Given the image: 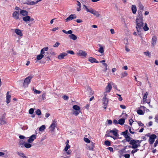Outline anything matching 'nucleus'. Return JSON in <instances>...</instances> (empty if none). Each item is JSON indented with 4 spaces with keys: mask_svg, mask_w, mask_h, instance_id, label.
I'll use <instances>...</instances> for the list:
<instances>
[{
    "mask_svg": "<svg viewBox=\"0 0 158 158\" xmlns=\"http://www.w3.org/2000/svg\"><path fill=\"white\" fill-rule=\"evenodd\" d=\"M34 92L35 94H40L41 93V91L40 90H38L36 89H33Z\"/></svg>",
    "mask_w": 158,
    "mask_h": 158,
    "instance_id": "nucleus-46",
    "label": "nucleus"
},
{
    "mask_svg": "<svg viewBox=\"0 0 158 158\" xmlns=\"http://www.w3.org/2000/svg\"><path fill=\"white\" fill-rule=\"evenodd\" d=\"M36 135H32L29 137L27 140V142L28 143H31L33 141L36 139Z\"/></svg>",
    "mask_w": 158,
    "mask_h": 158,
    "instance_id": "nucleus-11",
    "label": "nucleus"
},
{
    "mask_svg": "<svg viewBox=\"0 0 158 158\" xmlns=\"http://www.w3.org/2000/svg\"><path fill=\"white\" fill-rule=\"evenodd\" d=\"M135 139H131V141H130V142H129V144L131 145H132V146H129L128 148H132L133 149H136L137 148V146L136 145H135Z\"/></svg>",
    "mask_w": 158,
    "mask_h": 158,
    "instance_id": "nucleus-7",
    "label": "nucleus"
},
{
    "mask_svg": "<svg viewBox=\"0 0 158 158\" xmlns=\"http://www.w3.org/2000/svg\"><path fill=\"white\" fill-rule=\"evenodd\" d=\"M138 149H136L135 150H133L131 151V153L133 154H134L135 152H137L138 151Z\"/></svg>",
    "mask_w": 158,
    "mask_h": 158,
    "instance_id": "nucleus-59",
    "label": "nucleus"
},
{
    "mask_svg": "<svg viewBox=\"0 0 158 158\" xmlns=\"http://www.w3.org/2000/svg\"><path fill=\"white\" fill-rule=\"evenodd\" d=\"M137 113L140 115H143L144 113L143 111L141 110H137Z\"/></svg>",
    "mask_w": 158,
    "mask_h": 158,
    "instance_id": "nucleus-48",
    "label": "nucleus"
},
{
    "mask_svg": "<svg viewBox=\"0 0 158 158\" xmlns=\"http://www.w3.org/2000/svg\"><path fill=\"white\" fill-rule=\"evenodd\" d=\"M33 76L31 75L26 78L23 84V86L24 87H27L28 86V84L30 83L31 80L33 77Z\"/></svg>",
    "mask_w": 158,
    "mask_h": 158,
    "instance_id": "nucleus-3",
    "label": "nucleus"
},
{
    "mask_svg": "<svg viewBox=\"0 0 158 158\" xmlns=\"http://www.w3.org/2000/svg\"><path fill=\"white\" fill-rule=\"evenodd\" d=\"M67 53L70 54L72 55H74V53L73 51L72 50H69L67 51Z\"/></svg>",
    "mask_w": 158,
    "mask_h": 158,
    "instance_id": "nucleus-55",
    "label": "nucleus"
},
{
    "mask_svg": "<svg viewBox=\"0 0 158 158\" xmlns=\"http://www.w3.org/2000/svg\"><path fill=\"white\" fill-rule=\"evenodd\" d=\"M84 140L87 143H90V140L87 138H84Z\"/></svg>",
    "mask_w": 158,
    "mask_h": 158,
    "instance_id": "nucleus-52",
    "label": "nucleus"
},
{
    "mask_svg": "<svg viewBox=\"0 0 158 158\" xmlns=\"http://www.w3.org/2000/svg\"><path fill=\"white\" fill-rule=\"evenodd\" d=\"M46 94L45 93H44L42 95V98L43 100H44L46 99Z\"/></svg>",
    "mask_w": 158,
    "mask_h": 158,
    "instance_id": "nucleus-44",
    "label": "nucleus"
},
{
    "mask_svg": "<svg viewBox=\"0 0 158 158\" xmlns=\"http://www.w3.org/2000/svg\"><path fill=\"white\" fill-rule=\"evenodd\" d=\"M42 0H36V2L31 1H27L26 2H24V3L27 5H34L36 4L38 2H40Z\"/></svg>",
    "mask_w": 158,
    "mask_h": 158,
    "instance_id": "nucleus-8",
    "label": "nucleus"
},
{
    "mask_svg": "<svg viewBox=\"0 0 158 158\" xmlns=\"http://www.w3.org/2000/svg\"><path fill=\"white\" fill-rule=\"evenodd\" d=\"M89 61L92 63H99V62L95 58L92 57L89 58Z\"/></svg>",
    "mask_w": 158,
    "mask_h": 158,
    "instance_id": "nucleus-25",
    "label": "nucleus"
},
{
    "mask_svg": "<svg viewBox=\"0 0 158 158\" xmlns=\"http://www.w3.org/2000/svg\"><path fill=\"white\" fill-rule=\"evenodd\" d=\"M48 49V47L43 48L41 50L40 54H41L42 55H44L43 54H44V55H45V54H48V52H45V51H47Z\"/></svg>",
    "mask_w": 158,
    "mask_h": 158,
    "instance_id": "nucleus-17",
    "label": "nucleus"
},
{
    "mask_svg": "<svg viewBox=\"0 0 158 158\" xmlns=\"http://www.w3.org/2000/svg\"><path fill=\"white\" fill-rule=\"evenodd\" d=\"M125 119L124 118H121L118 120V123L121 125H123Z\"/></svg>",
    "mask_w": 158,
    "mask_h": 158,
    "instance_id": "nucleus-33",
    "label": "nucleus"
},
{
    "mask_svg": "<svg viewBox=\"0 0 158 158\" xmlns=\"http://www.w3.org/2000/svg\"><path fill=\"white\" fill-rule=\"evenodd\" d=\"M24 146L27 148H29L31 147V145L30 143H25L24 144Z\"/></svg>",
    "mask_w": 158,
    "mask_h": 158,
    "instance_id": "nucleus-31",
    "label": "nucleus"
},
{
    "mask_svg": "<svg viewBox=\"0 0 158 158\" xmlns=\"http://www.w3.org/2000/svg\"><path fill=\"white\" fill-rule=\"evenodd\" d=\"M138 6L139 10L138 11L137 15H140V14L143 15L142 12L143 10L144 7L141 3H139Z\"/></svg>",
    "mask_w": 158,
    "mask_h": 158,
    "instance_id": "nucleus-5",
    "label": "nucleus"
},
{
    "mask_svg": "<svg viewBox=\"0 0 158 158\" xmlns=\"http://www.w3.org/2000/svg\"><path fill=\"white\" fill-rule=\"evenodd\" d=\"M24 143L22 142L21 140L19 142V145L21 146V147H23V145H24Z\"/></svg>",
    "mask_w": 158,
    "mask_h": 158,
    "instance_id": "nucleus-50",
    "label": "nucleus"
},
{
    "mask_svg": "<svg viewBox=\"0 0 158 158\" xmlns=\"http://www.w3.org/2000/svg\"><path fill=\"white\" fill-rule=\"evenodd\" d=\"M63 98L64 100H68L69 99V97L66 95H64L63 97Z\"/></svg>",
    "mask_w": 158,
    "mask_h": 158,
    "instance_id": "nucleus-60",
    "label": "nucleus"
},
{
    "mask_svg": "<svg viewBox=\"0 0 158 158\" xmlns=\"http://www.w3.org/2000/svg\"><path fill=\"white\" fill-rule=\"evenodd\" d=\"M156 137V136L155 134L152 135L149 138V141L150 144H152L154 142L155 139Z\"/></svg>",
    "mask_w": 158,
    "mask_h": 158,
    "instance_id": "nucleus-10",
    "label": "nucleus"
},
{
    "mask_svg": "<svg viewBox=\"0 0 158 158\" xmlns=\"http://www.w3.org/2000/svg\"><path fill=\"white\" fill-rule=\"evenodd\" d=\"M67 54L65 52L60 53L58 56V58L60 60H61L64 58V56H66Z\"/></svg>",
    "mask_w": 158,
    "mask_h": 158,
    "instance_id": "nucleus-18",
    "label": "nucleus"
},
{
    "mask_svg": "<svg viewBox=\"0 0 158 158\" xmlns=\"http://www.w3.org/2000/svg\"><path fill=\"white\" fill-rule=\"evenodd\" d=\"M116 95L118 96L119 97V98H118V100L120 101H122V100H123V98H122L121 97V95L120 94H116Z\"/></svg>",
    "mask_w": 158,
    "mask_h": 158,
    "instance_id": "nucleus-57",
    "label": "nucleus"
},
{
    "mask_svg": "<svg viewBox=\"0 0 158 158\" xmlns=\"http://www.w3.org/2000/svg\"><path fill=\"white\" fill-rule=\"evenodd\" d=\"M12 17L16 19H19V12L15 11L12 14Z\"/></svg>",
    "mask_w": 158,
    "mask_h": 158,
    "instance_id": "nucleus-15",
    "label": "nucleus"
},
{
    "mask_svg": "<svg viewBox=\"0 0 158 158\" xmlns=\"http://www.w3.org/2000/svg\"><path fill=\"white\" fill-rule=\"evenodd\" d=\"M123 156L125 158H129L130 157V155L129 154H125L123 155Z\"/></svg>",
    "mask_w": 158,
    "mask_h": 158,
    "instance_id": "nucleus-58",
    "label": "nucleus"
},
{
    "mask_svg": "<svg viewBox=\"0 0 158 158\" xmlns=\"http://www.w3.org/2000/svg\"><path fill=\"white\" fill-rule=\"evenodd\" d=\"M128 133V131L127 130H126V131H124V132H122L121 134L123 135L124 136L125 135H126Z\"/></svg>",
    "mask_w": 158,
    "mask_h": 158,
    "instance_id": "nucleus-54",
    "label": "nucleus"
},
{
    "mask_svg": "<svg viewBox=\"0 0 158 158\" xmlns=\"http://www.w3.org/2000/svg\"><path fill=\"white\" fill-rule=\"evenodd\" d=\"M60 44V43L59 42H57L55 44L53 45V46L54 48H56Z\"/></svg>",
    "mask_w": 158,
    "mask_h": 158,
    "instance_id": "nucleus-53",
    "label": "nucleus"
},
{
    "mask_svg": "<svg viewBox=\"0 0 158 158\" xmlns=\"http://www.w3.org/2000/svg\"><path fill=\"white\" fill-rule=\"evenodd\" d=\"M35 113L36 114L38 115H40L41 114V110L39 109H38L35 111Z\"/></svg>",
    "mask_w": 158,
    "mask_h": 158,
    "instance_id": "nucleus-49",
    "label": "nucleus"
},
{
    "mask_svg": "<svg viewBox=\"0 0 158 158\" xmlns=\"http://www.w3.org/2000/svg\"><path fill=\"white\" fill-rule=\"evenodd\" d=\"M19 138L21 139H23L25 138V137L24 136L21 135L19 136Z\"/></svg>",
    "mask_w": 158,
    "mask_h": 158,
    "instance_id": "nucleus-64",
    "label": "nucleus"
},
{
    "mask_svg": "<svg viewBox=\"0 0 158 158\" xmlns=\"http://www.w3.org/2000/svg\"><path fill=\"white\" fill-rule=\"evenodd\" d=\"M94 143L93 142H91L90 144L87 145V146L89 150L93 151L94 150Z\"/></svg>",
    "mask_w": 158,
    "mask_h": 158,
    "instance_id": "nucleus-12",
    "label": "nucleus"
},
{
    "mask_svg": "<svg viewBox=\"0 0 158 158\" xmlns=\"http://www.w3.org/2000/svg\"><path fill=\"white\" fill-rule=\"evenodd\" d=\"M136 28L138 35H140L143 26V15H137L135 20Z\"/></svg>",
    "mask_w": 158,
    "mask_h": 158,
    "instance_id": "nucleus-1",
    "label": "nucleus"
},
{
    "mask_svg": "<svg viewBox=\"0 0 158 158\" xmlns=\"http://www.w3.org/2000/svg\"><path fill=\"white\" fill-rule=\"evenodd\" d=\"M62 31L64 33L66 34H71L73 31L72 30H69L68 31H66L64 30H62Z\"/></svg>",
    "mask_w": 158,
    "mask_h": 158,
    "instance_id": "nucleus-40",
    "label": "nucleus"
},
{
    "mask_svg": "<svg viewBox=\"0 0 158 158\" xmlns=\"http://www.w3.org/2000/svg\"><path fill=\"white\" fill-rule=\"evenodd\" d=\"M148 93L147 92H146L145 94L143 95V102H146L148 103H149V102H146V98H147V96L148 95Z\"/></svg>",
    "mask_w": 158,
    "mask_h": 158,
    "instance_id": "nucleus-26",
    "label": "nucleus"
},
{
    "mask_svg": "<svg viewBox=\"0 0 158 158\" xmlns=\"http://www.w3.org/2000/svg\"><path fill=\"white\" fill-rule=\"evenodd\" d=\"M34 111V110L33 108H31L29 111V113L30 114H33Z\"/></svg>",
    "mask_w": 158,
    "mask_h": 158,
    "instance_id": "nucleus-51",
    "label": "nucleus"
},
{
    "mask_svg": "<svg viewBox=\"0 0 158 158\" xmlns=\"http://www.w3.org/2000/svg\"><path fill=\"white\" fill-rule=\"evenodd\" d=\"M70 148V146L69 144H66V146L64 150V151L67 152L68 151V149Z\"/></svg>",
    "mask_w": 158,
    "mask_h": 158,
    "instance_id": "nucleus-41",
    "label": "nucleus"
},
{
    "mask_svg": "<svg viewBox=\"0 0 158 158\" xmlns=\"http://www.w3.org/2000/svg\"><path fill=\"white\" fill-rule=\"evenodd\" d=\"M6 123V122L3 119H0V124L1 125H4Z\"/></svg>",
    "mask_w": 158,
    "mask_h": 158,
    "instance_id": "nucleus-45",
    "label": "nucleus"
},
{
    "mask_svg": "<svg viewBox=\"0 0 158 158\" xmlns=\"http://www.w3.org/2000/svg\"><path fill=\"white\" fill-rule=\"evenodd\" d=\"M106 133H107V134L105 135V136L106 137H110L111 138H112L114 139H117V138L114 137L112 136H110V132H109V130L107 131Z\"/></svg>",
    "mask_w": 158,
    "mask_h": 158,
    "instance_id": "nucleus-32",
    "label": "nucleus"
},
{
    "mask_svg": "<svg viewBox=\"0 0 158 158\" xmlns=\"http://www.w3.org/2000/svg\"><path fill=\"white\" fill-rule=\"evenodd\" d=\"M118 130L116 128H114L112 130H109V132L110 133H112L113 135L115 136V137L117 138L118 137L119 135L118 133Z\"/></svg>",
    "mask_w": 158,
    "mask_h": 158,
    "instance_id": "nucleus-6",
    "label": "nucleus"
},
{
    "mask_svg": "<svg viewBox=\"0 0 158 158\" xmlns=\"http://www.w3.org/2000/svg\"><path fill=\"white\" fill-rule=\"evenodd\" d=\"M137 123L139 124V126L143 127L144 126V124L140 121H138Z\"/></svg>",
    "mask_w": 158,
    "mask_h": 158,
    "instance_id": "nucleus-56",
    "label": "nucleus"
},
{
    "mask_svg": "<svg viewBox=\"0 0 158 158\" xmlns=\"http://www.w3.org/2000/svg\"><path fill=\"white\" fill-rule=\"evenodd\" d=\"M56 122H55V121H54L53 122L52 124L50 125V126L49 127V128L50 129H51L50 131L52 132L55 129V128L56 126Z\"/></svg>",
    "mask_w": 158,
    "mask_h": 158,
    "instance_id": "nucleus-14",
    "label": "nucleus"
},
{
    "mask_svg": "<svg viewBox=\"0 0 158 158\" xmlns=\"http://www.w3.org/2000/svg\"><path fill=\"white\" fill-rule=\"evenodd\" d=\"M156 40L157 38L156 36L154 35L152 39V47H153L156 44Z\"/></svg>",
    "mask_w": 158,
    "mask_h": 158,
    "instance_id": "nucleus-16",
    "label": "nucleus"
},
{
    "mask_svg": "<svg viewBox=\"0 0 158 158\" xmlns=\"http://www.w3.org/2000/svg\"><path fill=\"white\" fill-rule=\"evenodd\" d=\"M107 149L110 150V152H113V148L111 147H109L107 148Z\"/></svg>",
    "mask_w": 158,
    "mask_h": 158,
    "instance_id": "nucleus-62",
    "label": "nucleus"
},
{
    "mask_svg": "<svg viewBox=\"0 0 158 158\" xmlns=\"http://www.w3.org/2000/svg\"><path fill=\"white\" fill-rule=\"evenodd\" d=\"M87 54L86 52L82 50H79L77 53V55L78 56H81L84 57H85Z\"/></svg>",
    "mask_w": 158,
    "mask_h": 158,
    "instance_id": "nucleus-9",
    "label": "nucleus"
},
{
    "mask_svg": "<svg viewBox=\"0 0 158 158\" xmlns=\"http://www.w3.org/2000/svg\"><path fill=\"white\" fill-rule=\"evenodd\" d=\"M120 107L123 109H125L126 108V106L123 105H120Z\"/></svg>",
    "mask_w": 158,
    "mask_h": 158,
    "instance_id": "nucleus-63",
    "label": "nucleus"
},
{
    "mask_svg": "<svg viewBox=\"0 0 158 158\" xmlns=\"http://www.w3.org/2000/svg\"><path fill=\"white\" fill-rule=\"evenodd\" d=\"M73 109L75 110H80V108L79 106L77 105H75L73 107Z\"/></svg>",
    "mask_w": 158,
    "mask_h": 158,
    "instance_id": "nucleus-35",
    "label": "nucleus"
},
{
    "mask_svg": "<svg viewBox=\"0 0 158 158\" xmlns=\"http://www.w3.org/2000/svg\"><path fill=\"white\" fill-rule=\"evenodd\" d=\"M15 32L18 35L20 36H23V33L21 30L18 28L15 29L14 30Z\"/></svg>",
    "mask_w": 158,
    "mask_h": 158,
    "instance_id": "nucleus-19",
    "label": "nucleus"
},
{
    "mask_svg": "<svg viewBox=\"0 0 158 158\" xmlns=\"http://www.w3.org/2000/svg\"><path fill=\"white\" fill-rule=\"evenodd\" d=\"M106 93L105 92L104 93V97L102 99V101H103V104L104 105V108L105 109H106L107 106V104L108 103V99L106 98Z\"/></svg>",
    "mask_w": 158,
    "mask_h": 158,
    "instance_id": "nucleus-4",
    "label": "nucleus"
},
{
    "mask_svg": "<svg viewBox=\"0 0 158 158\" xmlns=\"http://www.w3.org/2000/svg\"><path fill=\"white\" fill-rule=\"evenodd\" d=\"M131 10L133 14H135L137 11V8L135 5H133L131 6Z\"/></svg>",
    "mask_w": 158,
    "mask_h": 158,
    "instance_id": "nucleus-24",
    "label": "nucleus"
},
{
    "mask_svg": "<svg viewBox=\"0 0 158 158\" xmlns=\"http://www.w3.org/2000/svg\"><path fill=\"white\" fill-rule=\"evenodd\" d=\"M69 37L70 39L73 40H75L77 39V36L74 34H71L69 35Z\"/></svg>",
    "mask_w": 158,
    "mask_h": 158,
    "instance_id": "nucleus-27",
    "label": "nucleus"
},
{
    "mask_svg": "<svg viewBox=\"0 0 158 158\" xmlns=\"http://www.w3.org/2000/svg\"><path fill=\"white\" fill-rule=\"evenodd\" d=\"M44 56V55H42L41 54L38 55L36 56V59L37 60H40L43 58Z\"/></svg>",
    "mask_w": 158,
    "mask_h": 158,
    "instance_id": "nucleus-37",
    "label": "nucleus"
},
{
    "mask_svg": "<svg viewBox=\"0 0 158 158\" xmlns=\"http://www.w3.org/2000/svg\"><path fill=\"white\" fill-rule=\"evenodd\" d=\"M98 46L99 47V48L98 51L101 53L102 55H103L104 52L103 47H102L101 44H100L98 45Z\"/></svg>",
    "mask_w": 158,
    "mask_h": 158,
    "instance_id": "nucleus-21",
    "label": "nucleus"
},
{
    "mask_svg": "<svg viewBox=\"0 0 158 158\" xmlns=\"http://www.w3.org/2000/svg\"><path fill=\"white\" fill-rule=\"evenodd\" d=\"M104 144L108 146H110V142L108 140H106L104 142Z\"/></svg>",
    "mask_w": 158,
    "mask_h": 158,
    "instance_id": "nucleus-43",
    "label": "nucleus"
},
{
    "mask_svg": "<svg viewBox=\"0 0 158 158\" xmlns=\"http://www.w3.org/2000/svg\"><path fill=\"white\" fill-rule=\"evenodd\" d=\"M20 13L23 16H26L28 15V12L25 10H22L20 11Z\"/></svg>",
    "mask_w": 158,
    "mask_h": 158,
    "instance_id": "nucleus-22",
    "label": "nucleus"
},
{
    "mask_svg": "<svg viewBox=\"0 0 158 158\" xmlns=\"http://www.w3.org/2000/svg\"><path fill=\"white\" fill-rule=\"evenodd\" d=\"M10 95L9 94V93L8 92L6 94V102L7 103H8L10 102Z\"/></svg>",
    "mask_w": 158,
    "mask_h": 158,
    "instance_id": "nucleus-23",
    "label": "nucleus"
},
{
    "mask_svg": "<svg viewBox=\"0 0 158 158\" xmlns=\"http://www.w3.org/2000/svg\"><path fill=\"white\" fill-rule=\"evenodd\" d=\"M144 53L146 56H148L149 57H151V54L149 52L147 51L146 52H144Z\"/></svg>",
    "mask_w": 158,
    "mask_h": 158,
    "instance_id": "nucleus-47",
    "label": "nucleus"
},
{
    "mask_svg": "<svg viewBox=\"0 0 158 158\" xmlns=\"http://www.w3.org/2000/svg\"><path fill=\"white\" fill-rule=\"evenodd\" d=\"M135 145H137V148L139 147H140V144L141 142L142 141V140H135Z\"/></svg>",
    "mask_w": 158,
    "mask_h": 158,
    "instance_id": "nucleus-30",
    "label": "nucleus"
},
{
    "mask_svg": "<svg viewBox=\"0 0 158 158\" xmlns=\"http://www.w3.org/2000/svg\"><path fill=\"white\" fill-rule=\"evenodd\" d=\"M134 122L133 120L132 119H131L129 120V124L130 125L132 126L133 123Z\"/></svg>",
    "mask_w": 158,
    "mask_h": 158,
    "instance_id": "nucleus-61",
    "label": "nucleus"
},
{
    "mask_svg": "<svg viewBox=\"0 0 158 158\" xmlns=\"http://www.w3.org/2000/svg\"><path fill=\"white\" fill-rule=\"evenodd\" d=\"M23 20L25 22H27L30 20V17L28 15L23 17Z\"/></svg>",
    "mask_w": 158,
    "mask_h": 158,
    "instance_id": "nucleus-29",
    "label": "nucleus"
},
{
    "mask_svg": "<svg viewBox=\"0 0 158 158\" xmlns=\"http://www.w3.org/2000/svg\"><path fill=\"white\" fill-rule=\"evenodd\" d=\"M66 152L64 153L63 155L64 156H66V157H64V158H68L70 156H67L66 154L69 155L71 152V151L70 150H69L68 151H67Z\"/></svg>",
    "mask_w": 158,
    "mask_h": 158,
    "instance_id": "nucleus-28",
    "label": "nucleus"
},
{
    "mask_svg": "<svg viewBox=\"0 0 158 158\" xmlns=\"http://www.w3.org/2000/svg\"><path fill=\"white\" fill-rule=\"evenodd\" d=\"M45 128V126L44 125H43L41 126L39 129V130L40 131H42L44 130Z\"/></svg>",
    "mask_w": 158,
    "mask_h": 158,
    "instance_id": "nucleus-39",
    "label": "nucleus"
},
{
    "mask_svg": "<svg viewBox=\"0 0 158 158\" xmlns=\"http://www.w3.org/2000/svg\"><path fill=\"white\" fill-rule=\"evenodd\" d=\"M83 8L87 12H89L91 14H93L96 17H99L100 15L99 13L98 12L94 10L91 7L88 8L86 5H84Z\"/></svg>",
    "mask_w": 158,
    "mask_h": 158,
    "instance_id": "nucleus-2",
    "label": "nucleus"
},
{
    "mask_svg": "<svg viewBox=\"0 0 158 158\" xmlns=\"http://www.w3.org/2000/svg\"><path fill=\"white\" fill-rule=\"evenodd\" d=\"M112 87L110 83H109L107 85L106 88V92L109 93L110 92L111 89Z\"/></svg>",
    "mask_w": 158,
    "mask_h": 158,
    "instance_id": "nucleus-20",
    "label": "nucleus"
},
{
    "mask_svg": "<svg viewBox=\"0 0 158 158\" xmlns=\"http://www.w3.org/2000/svg\"><path fill=\"white\" fill-rule=\"evenodd\" d=\"M143 28L145 31H147L148 30L149 28L147 27V25L146 23H145L144 27L143 26Z\"/></svg>",
    "mask_w": 158,
    "mask_h": 158,
    "instance_id": "nucleus-42",
    "label": "nucleus"
},
{
    "mask_svg": "<svg viewBox=\"0 0 158 158\" xmlns=\"http://www.w3.org/2000/svg\"><path fill=\"white\" fill-rule=\"evenodd\" d=\"M73 14L70 15L69 16L65 19L66 21L67 22L70 20H72L73 19Z\"/></svg>",
    "mask_w": 158,
    "mask_h": 158,
    "instance_id": "nucleus-34",
    "label": "nucleus"
},
{
    "mask_svg": "<svg viewBox=\"0 0 158 158\" xmlns=\"http://www.w3.org/2000/svg\"><path fill=\"white\" fill-rule=\"evenodd\" d=\"M81 112V111L80 110H74L73 112V114L77 116Z\"/></svg>",
    "mask_w": 158,
    "mask_h": 158,
    "instance_id": "nucleus-36",
    "label": "nucleus"
},
{
    "mask_svg": "<svg viewBox=\"0 0 158 158\" xmlns=\"http://www.w3.org/2000/svg\"><path fill=\"white\" fill-rule=\"evenodd\" d=\"M127 75V72L125 71L123 73H122L121 74V77L122 78H123L124 77L126 76Z\"/></svg>",
    "mask_w": 158,
    "mask_h": 158,
    "instance_id": "nucleus-38",
    "label": "nucleus"
},
{
    "mask_svg": "<svg viewBox=\"0 0 158 158\" xmlns=\"http://www.w3.org/2000/svg\"><path fill=\"white\" fill-rule=\"evenodd\" d=\"M17 155L19 156V158H28L23 152H17Z\"/></svg>",
    "mask_w": 158,
    "mask_h": 158,
    "instance_id": "nucleus-13",
    "label": "nucleus"
}]
</instances>
